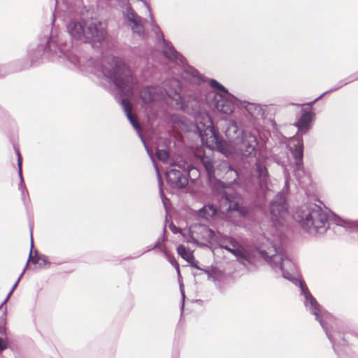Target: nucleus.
I'll return each instance as SVG.
<instances>
[{"instance_id":"nucleus-34","label":"nucleus","mask_w":358,"mask_h":358,"mask_svg":"<svg viewBox=\"0 0 358 358\" xmlns=\"http://www.w3.org/2000/svg\"><path fill=\"white\" fill-rule=\"evenodd\" d=\"M156 169H157V180H158V183H159V189H160V192L162 194V202L164 203V206H166V202H165V200L167 199V198L164 196V194H163V191H162V185H163V181H162V179L159 173V171L157 169V167L156 166ZM165 208H166V207H165Z\"/></svg>"},{"instance_id":"nucleus-25","label":"nucleus","mask_w":358,"mask_h":358,"mask_svg":"<svg viewBox=\"0 0 358 358\" xmlns=\"http://www.w3.org/2000/svg\"><path fill=\"white\" fill-rule=\"evenodd\" d=\"M179 169H182L184 172H186L187 178H191L192 176L195 178H198L200 176V171L198 168L195 167L192 164L183 162L181 164L177 165Z\"/></svg>"},{"instance_id":"nucleus-1","label":"nucleus","mask_w":358,"mask_h":358,"mask_svg":"<svg viewBox=\"0 0 358 358\" xmlns=\"http://www.w3.org/2000/svg\"><path fill=\"white\" fill-rule=\"evenodd\" d=\"M103 75L108 78L109 83H113L124 98H120L119 102L127 116V118L136 131L141 139L143 134L138 122L131 113V107L129 99L134 95V78L131 69L120 58L113 57L108 66H101Z\"/></svg>"},{"instance_id":"nucleus-41","label":"nucleus","mask_w":358,"mask_h":358,"mask_svg":"<svg viewBox=\"0 0 358 358\" xmlns=\"http://www.w3.org/2000/svg\"><path fill=\"white\" fill-rule=\"evenodd\" d=\"M169 228L171 229V231H172V233L173 234H181L182 233V229L180 228V227H176V225H174L173 223H171L170 225H169Z\"/></svg>"},{"instance_id":"nucleus-12","label":"nucleus","mask_w":358,"mask_h":358,"mask_svg":"<svg viewBox=\"0 0 358 358\" xmlns=\"http://www.w3.org/2000/svg\"><path fill=\"white\" fill-rule=\"evenodd\" d=\"M331 212L326 208L315 204V231L318 234H324L329 228V220Z\"/></svg>"},{"instance_id":"nucleus-11","label":"nucleus","mask_w":358,"mask_h":358,"mask_svg":"<svg viewBox=\"0 0 358 358\" xmlns=\"http://www.w3.org/2000/svg\"><path fill=\"white\" fill-rule=\"evenodd\" d=\"M164 90L167 97L176 101L177 107L184 109L186 107L185 99L180 94V83L177 79L166 81Z\"/></svg>"},{"instance_id":"nucleus-49","label":"nucleus","mask_w":358,"mask_h":358,"mask_svg":"<svg viewBox=\"0 0 358 358\" xmlns=\"http://www.w3.org/2000/svg\"><path fill=\"white\" fill-rule=\"evenodd\" d=\"M152 248H154V250L155 249H158V248H162V245H161V243L159 242V240H157L155 243V244L152 245Z\"/></svg>"},{"instance_id":"nucleus-7","label":"nucleus","mask_w":358,"mask_h":358,"mask_svg":"<svg viewBox=\"0 0 358 358\" xmlns=\"http://www.w3.org/2000/svg\"><path fill=\"white\" fill-rule=\"evenodd\" d=\"M243 202L242 196L236 191L223 192L222 196L219 198L220 206L226 208L227 213L236 212L241 217H245L249 215V210L242 206Z\"/></svg>"},{"instance_id":"nucleus-51","label":"nucleus","mask_w":358,"mask_h":358,"mask_svg":"<svg viewBox=\"0 0 358 358\" xmlns=\"http://www.w3.org/2000/svg\"><path fill=\"white\" fill-rule=\"evenodd\" d=\"M308 105H309L310 107H312L313 106V101H310L308 103H307Z\"/></svg>"},{"instance_id":"nucleus-39","label":"nucleus","mask_w":358,"mask_h":358,"mask_svg":"<svg viewBox=\"0 0 358 358\" xmlns=\"http://www.w3.org/2000/svg\"><path fill=\"white\" fill-rule=\"evenodd\" d=\"M144 145V147L147 151V153L148 154V155L150 156V159H152V162H155V159H154V156H153V153H152V151L149 148V147L148 146L145 139H144V137L143 136V139H141Z\"/></svg>"},{"instance_id":"nucleus-21","label":"nucleus","mask_w":358,"mask_h":358,"mask_svg":"<svg viewBox=\"0 0 358 358\" xmlns=\"http://www.w3.org/2000/svg\"><path fill=\"white\" fill-rule=\"evenodd\" d=\"M313 115V111L303 113L297 122L295 123V126L299 131L302 132L307 131L310 128V124L312 120Z\"/></svg>"},{"instance_id":"nucleus-46","label":"nucleus","mask_w":358,"mask_h":358,"mask_svg":"<svg viewBox=\"0 0 358 358\" xmlns=\"http://www.w3.org/2000/svg\"><path fill=\"white\" fill-rule=\"evenodd\" d=\"M13 290H10V292H8V294H7V296L6 297V299L3 300V301L1 303L0 305V309H2L3 308V305L5 303H6L7 301L8 300V299L10 297V296L12 295L13 294Z\"/></svg>"},{"instance_id":"nucleus-35","label":"nucleus","mask_w":358,"mask_h":358,"mask_svg":"<svg viewBox=\"0 0 358 358\" xmlns=\"http://www.w3.org/2000/svg\"><path fill=\"white\" fill-rule=\"evenodd\" d=\"M40 261H41V263H39L40 268L50 267V262L48 261V257L46 255L41 254Z\"/></svg>"},{"instance_id":"nucleus-45","label":"nucleus","mask_w":358,"mask_h":358,"mask_svg":"<svg viewBox=\"0 0 358 358\" xmlns=\"http://www.w3.org/2000/svg\"><path fill=\"white\" fill-rule=\"evenodd\" d=\"M25 271V268H24L23 271L22 272V273L20 275L19 278H17V280H16V282L14 283V285H13L12 288L10 290H13V292H14V290L16 289V287H17L18 285V283L22 278V276L23 275Z\"/></svg>"},{"instance_id":"nucleus-14","label":"nucleus","mask_w":358,"mask_h":358,"mask_svg":"<svg viewBox=\"0 0 358 358\" xmlns=\"http://www.w3.org/2000/svg\"><path fill=\"white\" fill-rule=\"evenodd\" d=\"M167 182L172 187L179 189L185 187L188 184L186 172L182 169H171L166 173Z\"/></svg>"},{"instance_id":"nucleus-44","label":"nucleus","mask_w":358,"mask_h":358,"mask_svg":"<svg viewBox=\"0 0 358 358\" xmlns=\"http://www.w3.org/2000/svg\"><path fill=\"white\" fill-rule=\"evenodd\" d=\"M202 273L206 274L208 275V279H212L213 281L216 280L215 277L213 275L212 273L209 270L204 268Z\"/></svg>"},{"instance_id":"nucleus-20","label":"nucleus","mask_w":358,"mask_h":358,"mask_svg":"<svg viewBox=\"0 0 358 358\" xmlns=\"http://www.w3.org/2000/svg\"><path fill=\"white\" fill-rule=\"evenodd\" d=\"M255 165L257 176L261 185H266L269 180V174L266 165L259 159L256 161Z\"/></svg>"},{"instance_id":"nucleus-31","label":"nucleus","mask_w":358,"mask_h":358,"mask_svg":"<svg viewBox=\"0 0 358 358\" xmlns=\"http://www.w3.org/2000/svg\"><path fill=\"white\" fill-rule=\"evenodd\" d=\"M162 250L164 255L166 257L169 263L173 266L175 267L176 270L177 271L178 275L179 276H180V266H179V264H178V262L176 261V258L173 255H171L166 250H165V249H162Z\"/></svg>"},{"instance_id":"nucleus-28","label":"nucleus","mask_w":358,"mask_h":358,"mask_svg":"<svg viewBox=\"0 0 358 358\" xmlns=\"http://www.w3.org/2000/svg\"><path fill=\"white\" fill-rule=\"evenodd\" d=\"M30 232H31V250H30L28 261H27L26 266L24 268L25 269L27 268L29 262H31L33 264H39V262L41 260V254H40L37 250H35L34 256H32V253H33L32 250L34 248V241H33L32 229H30Z\"/></svg>"},{"instance_id":"nucleus-4","label":"nucleus","mask_w":358,"mask_h":358,"mask_svg":"<svg viewBox=\"0 0 358 358\" xmlns=\"http://www.w3.org/2000/svg\"><path fill=\"white\" fill-rule=\"evenodd\" d=\"M259 254L273 269H278L285 279L300 288L301 295L304 297V306L310 314L313 315V296L305 282L298 278L296 264L285 252L276 250L275 255L270 256L265 250H261Z\"/></svg>"},{"instance_id":"nucleus-29","label":"nucleus","mask_w":358,"mask_h":358,"mask_svg":"<svg viewBox=\"0 0 358 358\" xmlns=\"http://www.w3.org/2000/svg\"><path fill=\"white\" fill-rule=\"evenodd\" d=\"M177 252L187 262H190L194 257L192 252L187 251L185 246L182 244H180L177 247Z\"/></svg>"},{"instance_id":"nucleus-10","label":"nucleus","mask_w":358,"mask_h":358,"mask_svg":"<svg viewBox=\"0 0 358 358\" xmlns=\"http://www.w3.org/2000/svg\"><path fill=\"white\" fill-rule=\"evenodd\" d=\"M121 8L123 18L132 24V31L139 36H143L145 32V29L142 23L143 18L134 11L129 1L122 2Z\"/></svg>"},{"instance_id":"nucleus-32","label":"nucleus","mask_w":358,"mask_h":358,"mask_svg":"<svg viewBox=\"0 0 358 358\" xmlns=\"http://www.w3.org/2000/svg\"><path fill=\"white\" fill-rule=\"evenodd\" d=\"M2 315L0 316V334L6 336V308L1 309Z\"/></svg>"},{"instance_id":"nucleus-38","label":"nucleus","mask_w":358,"mask_h":358,"mask_svg":"<svg viewBox=\"0 0 358 358\" xmlns=\"http://www.w3.org/2000/svg\"><path fill=\"white\" fill-rule=\"evenodd\" d=\"M289 189V182L287 180L285 182V185L282 188V189L278 192V194H282L284 198H286V195L288 194Z\"/></svg>"},{"instance_id":"nucleus-52","label":"nucleus","mask_w":358,"mask_h":358,"mask_svg":"<svg viewBox=\"0 0 358 358\" xmlns=\"http://www.w3.org/2000/svg\"><path fill=\"white\" fill-rule=\"evenodd\" d=\"M209 231H210V234H215L213 230H212V229H209Z\"/></svg>"},{"instance_id":"nucleus-9","label":"nucleus","mask_w":358,"mask_h":358,"mask_svg":"<svg viewBox=\"0 0 358 358\" xmlns=\"http://www.w3.org/2000/svg\"><path fill=\"white\" fill-rule=\"evenodd\" d=\"M237 152L244 158L255 157L258 142L255 136L242 131V136L236 140Z\"/></svg>"},{"instance_id":"nucleus-33","label":"nucleus","mask_w":358,"mask_h":358,"mask_svg":"<svg viewBox=\"0 0 358 358\" xmlns=\"http://www.w3.org/2000/svg\"><path fill=\"white\" fill-rule=\"evenodd\" d=\"M156 157L158 160L166 162L169 158V151L167 149H157Z\"/></svg>"},{"instance_id":"nucleus-47","label":"nucleus","mask_w":358,"mask_h":358,"mask_svg":"<svg viewBox=\"0 0 358 358\" xmlns=\"http://www.w3.org/2000/svg\"><path fill=\"white\" fill-rule=\"evenodd\" d=\"M196 131L198 133V134L199 135V136L201 138V139L203 140V136L205 135V132L206 131L200 129V127L199 126L196 127Z\"/></svg>"},{"instance_id":"nucleus-43","label":"nucleus","mask_w":358,"mask_h":358,"mask_svg":"<svg viewBox=\"0 0 358 358\" xmlns=\"http://www.w3.org/2000/svg\"><path fill=\"white\" fill-rule=\"evenodd\" d=\"M180 290L181 295H182V305H181V310H183V308H184V303H185V291H184V287H183V285H182V284H180Z\"/></svg>"},{"instance_id":"nucleus-54","label":"nucleus","mask_w":358,"mask_h":358,"mask_svg":"<svg viewBox=\"0 0 358 358\" xmlns=\"http://www.w3.org/2000/svg\"><path fill=\"white\" fill-rule=\"evenodd\" d=\"M166 240V239L165 236H163V237H162V241H165Z\"/></svg>"},{"instance_id":"nucleus-19","label":"nucleus","mask_w":358,"mask_h":358,"mask_svg":"<svg viewBox=\"0 0 358 358\" xmlns=\"http://www.w3.org/2000/svg\"><path fill=\"white\" fill-rule=\"evenodd\" d=\"M139 96L143 103H152L156 101L157 89L151 86L143 87L139 92Z\"/></svg>"},{"instance_id":"nucleus-53","label":"nucleus","mask_w":358,"mask_h":358,"mask_svg":"<svg viewBox=\"0 0 358 358\" xmlns=\"http://www.w3.org/2000/svg\"><path fill=\"white\" fill-rule=\"evenodd\" d=\"M166 226L164 227V229H163V231H164V234L166 232Z\"/></svg>"},{"instance_id":"nucleus-6","label":"nucleus","mask_w":358,"mask_h":358,"mask_svg":"<svg viewBox=\"0 0 358 358\" xmlns=\"http://www.w3.org/2000/svg\"><path fill=\"white\" fill-rule=\"evenodd\" d=\"M182 76L185 79L194 81L198 84L205 83L208 80L209 85L213 90V91H215L217 93L222 94L224 96H229L235 99V96L229 93V90L215 79L210 78L208 80L203 75H201L198 70H196L193 66L188 65L187 62L185 65H182Z\"/></svg>"},{"instance_id":"nucleus-55","label":"nucleus","mask_w":358,"mask_h":358,"mask_svg":"<svg viewBox=\"0 0 358 358\" xmlns=\"http://www.w3.org/2000/svg\"><path fill=\"white\" fill-rule=\"evenodd\" d=\"M16 358H17V357H16Z\"/></svg>"},{"instance_id":"nucleus-37","label":"nucleus","mask_w":358,"mask_h":358,"mask_svg":"<svg viewBox=\"0 0 358 358\" xmlns=\"http://www.w3.org/2000/svg\"><path fill=\"white\" fill-rule=\"evenodd\" d=\"M206 130H208L215 138L217 137L218 133L212 122H210V125L207 126Z\"/></svg>"},{"instance_id":"nucleus-23","label":"nucleus","mask_w":358,"mask_h":358,"mask_svg":"<svg viewBox=\"0 0 358 358\" xmlns=\"http://www.w3.org/2000/svg\"><path fill=\"white\" fill-rule=\"evenodd\" d=\"M199 161L204 168L208 180H211L215 178V171L213 161L206 155L200 156Z\"/></svg>"},{"instance_id":"nucleus-40","label":"nucleus","mask_w":358,"mask_h":358,"mask_svg":"<svg viewBox=\"0 0 358 358\" xmlns=\"http://www.w3.org/2000/svg\"><path fill=\"white\" fill-rule=\"evenodd\" d=\"M188 263L190 264V266H191L192 268H196V269H197V270H199V271H203V270L204 269V268H201V267L199 266V262H198V261H196V260H195V259H194V257L193 258V259H192V261H190V262H188Z\"/></svg>"},{"instance_id":"nucleus-15","label":"nucleus","mask_w":358,"mask_h":358,"mask_svg":"<svg viewBox=\"0 0 358 358\" xmlns=\"http://www.w3.org/2000/svg\"><path fill=\"white\" fill-rule=\"evenodd\" d=\"M287 203L286 198L282 194H277L271 202L270 213L273 217H282L287 213Z\"/></svg>"},{"instance_id":"nucleus-8","label":"nucleus","mask_w":358,"mask_h":358,"mask_svg":"<svg viewBox=\"0 0 358 358\" xmlns=\"http://www.w3.org/2000/svg\"><path fill=\"white\" fill-rule=\"evenodd\" d=\"M206 99L209 105L214 106L217 111L224 114L231 113L234 110V101H238L236 96L234 99L215 91L208 92Z\"/></svg>"},{"instance_id":"nucleus-16","label":"nucleus","mask_w":358,"mask_h":358,"mask_svg":"<svg viewBox=\"0 0 358 358\" xmlns=\"http://www.w3.org/2000/svg\"><path fill=\"white\" fill-rule=\"evenodd\" d=\"M313 209L307 211L301 209L297 210L294 215V220L301 225V228L306 232L310 233L311 227L313 226Z\"/></svg>"},{"instance_id":"nucleus-22","label":"nucleus","mask_w":358,"mask_h":358,"mask_svg":"<svg viewBox=\"0 0 358 358\" xmlns=\"http://www.w3.org/2000/svg\"><path fill=\"white\" fill-rule=\"evenodd\" d=\"M241 106L244 108L252 117L262 116L264 113L262 106L255 103H250L246 101H241Z\"/></svg>"},{"instance_id":"nucleus-30","label":"nucleus","mask_w":358,"mask_h":358,"mask_svg":"<svg viewBox=\"0 0 358 358\" xmlns=\"http://www.w3.org/2000/svg\"><path fill=\"white\" fill-rule=\"evenodd\" d=\"M215 141L216 147L219 152L225 155L229 153V148L225 141L217 137L215 138Z\"/></svg>"},{"instance_id":"nucleus-36","label":"nucleus","mask_w":358,"mask_h":358,"mask_svg":"<svg viewBox=\"0 0 358 358\" xmlns=\"http://www.w3.org/2000/svg\"><path fill=\"white\" fill-rule=\"evenodd\" d=\"M8 347V341L0 337V355L2 354V352L7 349Z\"/></svg>"},{"instance_id":"nucleus-5","label":"nucleus","mask_w":358,"mask_h":358,"mask_svg":"<svg viewBox=\"0 0 358 358\" xmlns=\"http://www.w3.org/2000/svg\"><path fill=\"white\" fill-rule=\"evenodd\" d=\"M141 1L145 4V6L149 10L150 17L152 21V31L156 35V37L158 40V43H162V52L164 57L169 59V60L176 62L177 64L182 66L185 65L187 62L185 58L175 49V48L170 41L165 39L161 28L157 24H156L151 14V10L148 3L144 0Z\"/></svg>"},{"instance_id":"nucleus-13","label":"nucleus","mask_w":358,"mask_h":358,"mask_svg":"<svg viewBox=\"0 0 358 358\" xmlns=\"http://www.w3.org/2000/svg\"><path fill=\"white\" fill-rule=\"evenodd\" d=\"M217 244L222 249H224L233 254L238 259L248 261V254L240 248H235L237 241L232 237L224 236L217 240Z\"/></svg>"},{"instance_id":"nucleus-42","label":"nucleus","mask_w":358,"mask_h":358,"mask_svg":"<svg viewBox=\"0 0 358 358\" xmlns=\"http://www.w3.org/2000/svg\"><path fill=\"white\" fill-rule=\"evenodd\" d=\"M229 172H230L231 173H235L236 178L232 181V184H236L237 183V180L238 179V171L236 169H234L231 166H229V171H228L227 173H229Z\"/></svg>"},{"instance_id":"nucleus-17","label":"nucleus","mask_w":358,"mask_h":358,"mask_svg":"<svg viewBox=\"0 0 358 358\" xmlns=\"http://www.w3.org/2000/svg\"><path fill=\"white\" fill-rule=\"evenodd\" d=\"M289 150L295 160L296 170H300L303 166V145L301 141L292 140L289 143Z\"/></svg>"},{"instance_id":"nucleus-24","label":"nucleus","mask_w":358,"mask_h":358,"mask_svg":"<svg viewBox=\"0 0 358 358\" xmlns=\"http://www.w3.org/2000/svg\"><path fill=\"white\" fill-rule=\"evenodd\" d=\"M319 304L315 301V315L316 316V319L318 320L322 325V327L326 330H329V324L332 323L334 320L333 317L329 314L326 313L323 316H320L319 312Z\"/></svg>"},{"instance_id":"nucleus-18","label":"nucleus","mask_w":358,"mask_h":358,"mask_svg":"<svg viewBox=\"0 0 358 358\" xmlns=\"http://www.w3.org/2000/svg\"><path fill=\"white\" fill-rule=\"evenodd\" d=\"M15 149L17 156V169L18 175L20 178L19 190L21 192L22 199L24 201V203H25V196H27L29 197V193L25 186L22 176V157L20 154V150L18 148Z\"/></svg>"},{"instance_id":"nucleus-27","label":"nucleus","mask_w":358,"mask_h":358,"mask_svg":"<svg viewBox=\"0 0 358 358\" xmlns=\"http://www.w3.org/2000/svg\"><path fill=\"white\" fill-rule=\"evenodd\" d=\"M211 183L213 189L215 192L218 198L222 196L223 192H227V191L225 189L227 187V184L222 181L220 179H217L215 177L211 180H209Z\"/></svg>"},{"instance_id":"nucleus-26","label":"nucleus","mask_w":358,"mask_h":358,"mask_svg":"<svg viewBox=\"0 0 358 358\" xmlns=\"http://www.w3.org/2000/svg\"><path fill=\"white\" fill-rule=\"evenodd\" d=\"M217 213V206L213 203L205 205L199 210V214L206 219L215 217Z\"/></svg>"},{"instance_id":"nucleus-48","label":"nucleus","mask_w":358,"mask_h":358,"mask_svg":"<svg viewBox=\"0 0 358 358\" xmlns=\"http://www.w3.org/2000/svg\"><path fill=\"white\" fill-rule=\"evenodd\" d=\"M154 250V248H152V245L148 246V247L146 248V249H145L144 251L139 252V253L138 254L137 257H140V256H141L142 255H143V254H145V253H146V252H150V251H151V250Z\"/></svg>"},{"instance_id":"nucleus-3","label":"nucleus","mask_w":358,"mask_h":358,"mask_svg":"<svg viewBox=\"0 0 358 358\" xmlns=\"http://www.w3.org/2000/svg\"><path fill=\"white\" fill-rule=\"evenodd\" d=\"M66 31L69 34L71 42L69 51L76 55L73 52V43H88L92 48H99L106 41L107 31L103 27L102 23L97 20H85L83 13L69 17L66 20ZM63 43H67L62 38Z\"/></svg>"},{"instance_id":"nucleus-2","label":"nucleus","mask_w":358,"mask_h":358,"mask_svg":"<svg viewBox=\"0 0 358 358\" xmlns=\"http://www.w3.org/2000/svg\"><path fill=\"white\" fill-rule=\"evenodd\" d=\"M71 44L63 43L62 37L54 34H45L38 39L36 43L31 44L27 50V62L21 69H28L41 63L43 57L54 59L65 58L75 66L80 64V58L69 51Z\"/></svg>"},{"instance_id":"nucleus-50","label":"nucleus","mask_w":358,"mask_h":358,"mask_svg":"<svg viewBox=\"0 0 358 358\" xmlns=\"http://www.w3.org/2000/svg\"><path fill=\"white\" fill-rule=\"evenodd\" d=\"M189 234H190V238H191V242H193V243H198V240H196L194 236H193V234H192V231H189Z\"/></svg>"}]
</instances>
